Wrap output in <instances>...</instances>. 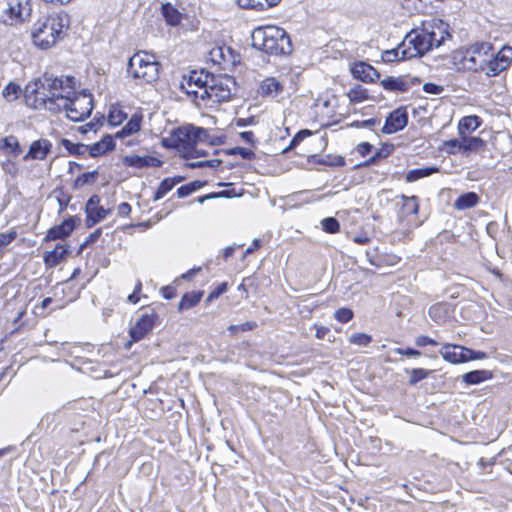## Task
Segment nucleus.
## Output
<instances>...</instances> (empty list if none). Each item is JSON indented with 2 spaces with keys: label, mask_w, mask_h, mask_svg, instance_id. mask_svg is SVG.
<instances>
[{
  "label": "nucleus",
  "mask_w": 512,
  "mask_h": 512,
  "mask_svg": "<svg viewBox=\"0 0 512 512\" xmlns=\"http://www.w3.org/2000/svg\"><path fill=\"white\" fill-rule=\"evenodd\" d=\"M159 67L155 55L139 51L129 59L127 72L134 79L150 84L159 78Z\"/></svg>",
  "instance_id": "nucleus-5"
},
{
  "label": "nucleus",
  "mask_w": 512,
  "mask_h": 512,
  "mask_svg": "<svg viewBox=\"0 0 512 512\" xmlns=\"http://www.w3.org/2000/svg\"><path fill=\"white\" fill-rule=\"evenodd\" d=\"M114 146L115 143L112 136L106 135L101 139V141L93 144L90 147L88 146V151L92 157H96L112 150Z\"/></svg>",
  "instance_id": "nucleus-24"
},
{
  "label": "nucleus",
  "mask_w": 512,
  "mask_h": 512,
  "mask_svg": "<svg viewBox=\"0 0 512 512\" xmlns=\"http://www.w3.org/2000/svg\"><path fill=\"white\" fill-rule=\"evenodd\" d=\"M311 135H312V131H310L308 129H303V130L299 131L291 140L288 149H292V148L296 147L304 138L311 136Z\"/></svg>",
  "instance_id": "nucleus-52"
},
{
  "label": "nucleus",
  "mask_w": 512,
  "mask_h": 512,
  "mask_svg": "<svg viewBox=\"0 0 512 512\" xmlns=\"http://www.w3.org/2000/svg\"><path fill=\"white\" fill-rule=\"evenodd\" d=\"M492 56L488 53L487 64H485V70H483L487 76H496L506 70L505 66L495 56L493 58Z\"/></svg>",
  "instance_id": "nucleus-33"
},
{
  "label": "nucleus",
  "mask_w": 512,
  "mask_h": 512,
  "mask_svg": "<svg viewBox=\"0 0 512 512\" xmlns=\"http://www.w3.org/2000/svg\"><path fill=\"white\" fill-rule=\"evenodd\" d=\"M408 123V114L406 111L396 109L390 113L386 119L385 125L382 129L383 133L392 134L402 130Z\"/></svg>",
  "instance_id": "nucleus-16"
},
{
  "label": "nucleus",
  "mask_w": 512,
  "mask_h": 512,
  "mask_svg": "<svg viewBox=\"0 0 512 512\" xmlns=\"http://www.w3.org/2000/svg\"><path fill=\"white\" fill-rule=\"evenodd\" d=\"M68 25L66 14L49 15L38 20L32 29L33 43L40 49L52 47Z\"/></svg>",
  "instance_id": "nucleus-4"
},
{
  "label": "nucleus",
  "mask_w": 512,
  "mask_h": 512,
  "mask_svg": "<svg viewBox=\"0 0 512 512\" xmlns=\"http://www.w3.org/2000/svg\"><path fill=\"white\" fill-rule=\"evenodd\" d=\"M227 289V284L226 283H222L221 285L218 286L217 289H215L214 291H212L208 298H207V301H211L213 299H216L218 298L221 294H223Z\"/></svg>",
  "instance_id": "nucleus-59"
},
{
  "label": "nucleus",
  "mask_w": 512,
  "mask_h": 512,
  "mask_svg": "<svg viewBox=\"0 0 512 512\" xmlns=\"http://www.w3.org/2000/svg\"><path fill=\"white\" fill-rule=\"evenodd\" d=\"M208 136H209V132L207 129L193 126V138H194L195 146L197 145L198 142L207 141Z\"/></svg>",
  "instance_id": "nucleus-49"
},
{
  "label": "nucleus",
  "mask_w": 512,
  "mask_h": 512,
  "mask_svg": "<svg viewBox=\"0 0 512 512\" xmlns=\"http://www.w3.org/2000/svg\"><path fill=\"white\" fill-rule=\"evenodd\" d=\"M117 211L119 216H128L131 212V206L130 204L123 202L118 206Z\"/></svg>",
  "instance_id": "nucleus-63"
},
{
  "label": "nucleus",
  "mask_w": 512,
  "mask_h": 512,
  "mask_svg": "<svg viewBox=\"0 0 512 512\" xmlns=\"http://www.w3.org/2000/svg\"><path fill=\"white\" fill-rule=\"evenodd\" d=\"M371 340V336L365 333H355L350 337V342L359 346H367Z\"/></svg>",
  "instance_id": "nucleus-47"
},
{
  "label": "nucleus",
  "mask_w": 512,
  "mask_h": 512,
  "mask_svg": "<svg viewBox=\"0 0 512 512\" xmlns=\"http://www.w3.org/2000/svg\"><path fill=\"white\" fill-rule=\"evenodd\" d=\"M31 14L29 0H0V22L6 25H18L25 22Z\"/></svg>",
  "instance_id": "nucleus-7"
},
{
  "label": "nucleus",
  "mask_w": 512,
  "mask_h": 512,
  "mask_svg": "<svg viewBox=\"0 0 512 512\" xmlns=\"http://www.w3.org/2000/svg\"><path fill=\"white\" fill-rule=\"evenodd\" d=\"M490 50L491 46L488 43H475L471 45L464 52L462 58L463 67L473 71L485 70Z\"/></svg>",
  "instance_id": "nucleus-9"
},
{
  "label": "nucleus",
  "mask_w": 512,
  "mask_h": 512,
  "mask_svg": "<svg viewBox=\"0 0 512 512\" xmlns=\"http://www.w3.org/2000/svg\"><path fill=\"white\" fill-rule=\"evenodd\" d=\"M21 93V87L14 83L10 82L2 91V96L8 102H13L18 99Z\"/></svg>",
  "instance_id": "nucleus-36"
},
{
  "label": "nucleus",
  "mask_w": 512,
  "mask_h": 512,
  "mask_svg": "<svg viewBox=\"0 0 512 512\" xmlns=\"http://www.w3.org/2000/svg\"><path fill=\"white\" fill-rule=\"evenodd\" d=\"M415 343L419 347H424L427 345H433V346L438 345L437 341H435L434 339H432L428 336H424V335L418 336L415 340Z\"/></svg>",
  "instance_id": "nucleus-55"
},
{
  "label": "nucleus",
  "mask_w": 512,
  "mask_h": 512,
  "mask_svg": "<svg viewBox=\"0 0 512 512\" xmlns=\"http://www.w3.org/2000/svg\"><path fill=\"white\" fill-rule=\"evenodd\" d=\"M445 32L434 24H424L423 28L410 31L400 44L402 59H411L423 56L444 41Z\"/></svg>",
  "instance_id": "nucleus-2"
},
{
  "label": "nucleus",
  "mask_w": 512,
  "mask_h": 512,
  "mask_svg": "<svg viewBox=\"0 0 512 512\" xmlns=\"http://www.w3.org/2000/svg\"><path fill=\"white\" fill-rule=\"evenodd\" d=\"M447 313L448 306L443 303L432 305L428 310L429 316L436 321L443 320L447 316Z\"/></svg>",
  "instance_id": "nucleus-37"
},
{
  "label": "nucleus",
  "mask_w": 512,
  "mask_h": 512,
  "mask_svg": "<svg viewBox=\"0 0 512 512\" xmlns=\"http://www.w3.org/2000/svg\"><path fill=\"white\" fill-rule=\"evenodd\" d=\"M141 124V119L138 116H133L127 124L117 133L118 137H124L128 135H132L133 133L139 131Z\"/></svg>",
  "instance_id": "nucleus-35"
},
{
  "label": "nucleus",
  "mask_w": 512,
  "mask_h": 512,
  "mask_svg": "<svg viewBox=\"0 0 512 512\" xmlns=\"http://www.w3.org/2000/svg\"><path fill=\"white\" fill-rule=\"evenodd\" d=\"M62 146L69 151L70 154L81 155L88 151V146L80 143H73L68 139L61 140Z\"/></svg>",
  "instance_id": "nucleus-38"
},
{
  "label": "nucleus",
  "mask_w": 512,
  "mask_h": 512,
  "mask_svg": "<svg viewBox=\"0 0 512 512\" xmlns=\"http://www.w3.org/2000/svg\"><path fill=\"white\" fill-rule=\"evenodd\" d=\"M486 147L485 141L480 137H466L462 136L463 153L479 152Z\"/></svg>",
  "instance_id": "nucleus-25"
},
{
  "label": "nucleus",
  "mask_w": 512,
  "mask_h": 512,
  "mask_svg": "<svg viewBox=\"0 0 512 512\" xmlns=\"http://www.w3.org/2000/svg\"><path fill=\"white\" fill-rule=\"evenodd\" d=\"M124 164L129 167H159L161 161L153 156L128 155L124 158Z\"/></svg>",
  "instance_id": "nucleus-21"
},
{
  "label": "nucleus",
  "mask_w": 512,
  "mask_h": 512,
  "mask_svg": "<svg viewBox=\"0 0 512 512\" xmlns=\"http://www.w3.org/2000/svg\"><path fill=\"white\" fill-rule=\"evenodd\" d=\"M66 111V116L72 121L78 122L88 117L93 110V98L91 94L80 93L70 97L67 106L62 107Z\"/></svg>",
  "instance_id": "nucleus-8"
},
{
  "label": "nucleus",
  "mask_w": 512,
  "mask_h": 512,
  "mask_svg": "<svg viewBox=\"0 0 512 512\" xmlns=\"http://www.w3.org/2000/svg\"><path fill=\"white\" fill-rule=\"evenodd\" d=\"M156 315L142 314L136 323L130 328L129 334L133 341L142 340L154 327Z\"/></svg>",
  "instance_id": "nucleus-12"
},
{
  "label": "nucleus",
  "mask_w": 512,
  "mask_h": 512,
  "mask_svg": "<svg viewBox=\"0 0 512 512\" xmlns=\"http://www.w3.org/2000/svg\"><path fill=\"white\" fill-rule=\"evenodd\" d=\"M439 169L437 167H424V168H418L414 170H410L406 175V181L407 182H413L420 178L427 177L432 175L433 173L438 172Z\"/></svg>",
  "instance_id": "nucleus-34"
},
{
  "label": "nucleus",
  "mask_w": 512,
  "mask_h": 512,
  "mask_svg": "<svg viewBox=\"0 0 512 512\" xmlns=\"http://www.w3.org/2000/svg\"><path fill=\"white\" fill-rule=\"evenodd\" d=\"M481 125V119L476 115L463 117L458 124L459 134L465 135L466 132L475 131Z\"/></svg>",
  "instance_id": "nucleus-28"
},
{
  "label": "nucleus",
  "mask_w": 512,
  "mask_h": 512,
  "mask_svg": "<svg viewBox=\"0 0 512 512\" xmlns=\"http://www.w3.org/2000/svg\"><path fill=\"white\" fill-rule=\"evenodd\" d=\"M326 158L327 159H323L321 163L330 166H343L345 164L344 158L341 156L334 157L333 159H331L329 156Z\"/></svg>",
  "instance_id": "nucleus-57"
},
{
  "label": "nucleus",
  "mask_w": 512,
  "mask_h": 512,
  "mask_svg": "<svg viewBox=\"0 0 512 512\" xmlns=\"http://www.w3.org/2000/svg\"><path fill=\"white\" fill-rule=\"evenodd\" d=\"M373 146L367 142H363L361 144L358 145L357 147V151L362 155V156H366L368 155L371 150H372Z\"/></svg>",
  "instance_id": "nucleus-64"
},
{
  "label": "nucleus",
  "mask_w": 512,
  "mask_h": 512,
  "mask_svg": "<svg viewBox=\"0 0 512 512\" xmlns=\"http://www.w3.org/2000/svg\"><path fill=\"white\" fill-rule=\"evenodd\" d=\"M124 119V115L121 111H111L108 117L109 122L112 125L120 124Z\"/></svg>",
  "instance_id": "nucleus-56"
},
{
  "label": "nucleus",
  "mask_w": 512,
  "mask_h": 512,
  "mask_svg": "<svg viewBox=\"0 0 512 512\" xmlns=\"http://www.w3.org/2000/svg\"><path fill=\"white\" fill-rule=\"evenodd\" d=\"M256 327H257L256 322L247 321L240 325H230L228 327V331L230 332L231 335H236L239 332L251 331V330L255 329Z\"/></svg>",
  "instance_id": "nucleus-43"
},
{
  "label": "nucleus",
  "mask_w": 512,
  "mask_h": 512,
  "mask_svg": "<svg viewBox=\"0 0 512 512\" xmlns=\"http://www.w3.org/2000/svg\"><path fill=\"white\" fill-rule=\"evenodd\" d=\"M74 228L75 225L73 219H66L60 225L54 226L51 229H49L45 239L47 241H52L56 239L66 238L73 232Z\"/></svg>",
  "instance_id": "nucleus-20"
},
{
  "label": "nucleus",
  "mask_w": 512,
  "mask_h": 512,
  "mask_svg": "<svg viewBox=\"0 0 512 512\" xmlns=\"http://www.w3.org/2000/svg\"><path fill=\"white\" fill-rule=\"evenodd\" d=\"M401 56H402V49H400V45H399L395 49L385 51L382 55V59L385 62H394V61L403 60L401 58Z\"/></svg>",
  "instance_id": "nucleus-46"
},
{
  "label": "nucleus",
  "mask_w": 512,
  "mask_h": 512,
  "mask_svg": "<svg viewBox=\"0 0 512 512\" xmlns=\"http://www.w3.org/2000/svg\"><path fill=\"white\" fill-rule=\"evenodd\" d=\"M251 38L253 47L271 55L289 54L292 50L288 34L278 26L258 27Z\"/></svg>",
  "instance_id": "nucleus-3"
},
{
  "label": "nucleus",
  "mask_w": 512,
  "mask_h": 512,
  "mask_svg": "<svg viewBox=\"0 0 512 512\" xmlns=\"http://www.w3.org/2000/svg\"><path fill=\"white\" fill-rule=\"evenodd\" d=\"M492 378V372L489 370H474L465 373L462 376L463 382L469 385L479 384L485 380Z\"/></svg>",
  "instance_id": "nucleus-27"
},
{
  "label": "nucleus",
  "mask_w": 512,
  "mask_h": 512,
  "mask_svg": "<svg viewBox=\"0 0 512 512\" xmlns=\"http://www.w3.org/2000/svg\"><path fill=\"white\" fill-rule=\"evenodd\" d=\"M351 72L355 78L363 82H374L380 77L379 72L375 68L364 62L355 63Z\"/></svg>",
  "instance_id": "nucleus-18"
},
{
  "label": "nucleus",
  "mask_w": 512,
  "mask_h": 512,
  "mask_svg": "<svg viewBox=\"0 0 512 512\" xmlns=\"http://www.w3.org/2000/svg\"><path fill=\"white\" fill-rule=\"evenodd\" d=\"M395 352L398 354H401V355H406L408 357H417V356H420V354H421L418 350H415L412 348H407V349L397 348L395 350Z\"/></svg>",
  "instance_id": "nucleus-60"
},
{
  "label": "nucleus",
  "mask_w": 512,
  "mask_h": 512,
  "mask_svg": "<svg viewBox=\"0 0 512 512\" xmlns=\"http://www.w3.org/2000/svg\"><path fill=\"white\" fill-rule=\"evenodd\" d=\"M181 181H183V177L165 178L155 192L154 200L163 198L176 184Z\"/></svg>",
  "instance_id": "nucleus-31"
},
{
  "label": "nucleus",
  "mask_w": 512,
  "mask_h": 512,
  "mask_svg": "<svg viewBox=\"0 0 512 512\" xmlns=\"http://www.w3.org/2000/svg\"><path fill=\"white\" fill-rule=\"evenodd\" d=\"M75 78L72 76L52 77L45 75L43 79L28 84L24 99L27 106L33 109H45L53 113L67 106V101L75 94Z\"/></svg>",
  "instance_id": "nucleus-1"
},
{
  "label": "nucleus",
  "mask_w": 512,
  "mask_h": 512,
  "mask_svg": "<svg viewBox=\"0 0 512 512\" xmlns=\"http://www.w3.org/2000/svg\"><path fill=\"white\" fill-rule=\"evenodd\" d=\"M411 84L400 77H387L381 81L383 88L392 92H406L411 87Z\"/></svg>",
  "instance_id": "nucleus-22"
},
{
  "label": "nucleus",
  "mask_w": 512,
  "mask_h": 512,
  "mask_svg": "<svg viewBox=\"0 0 512 512\" xmlns=\"http://www.w3.org/2000/svg\"><path fill=\"white\" fill-rule=\"evenodd\" d=\"M99 203H100L99 197L94 195L88 200V202L86 204V212H87L86 225L88 227L94 226L96 223H98L99 221L104 219L106 217V215L108 214V210L99 206Z\"/></svg>",
  "instance_id": "nucleus-14"
},
{
  "label": "nucleus",
  "mask_w": 512,
  "mask_h": 512,
  "mask_svg": "<svg viewBox=\"0 0 512 512\" xmlns=\"http://www.w3.org/2000/svg\"><path fill=\"white\" fill-rule=\"evenodd\" d=\"M230 154L239 155L241 158L249 160L255 157V153L252 150L243 147H235L231 149Z\"/></svg>",
  "instance_id": "nucleus-51"
},
{
  "label": "nucleus",
  "mask_w": 512,
  "mask_h": 512,
  "mask_svg": "<svg viewBox=\"0 0 512 512\" xmlns=\"http://www.w3.org/2000/svg\"><path fill=\"white\" fill-rule=\"evenodd\" d=\"M322 228L327 233H336L340 230V224L338 220L334 217H327L321 222Z\"/></svg>",
  "instance_id": "nucleus-42"
},
{
  "label": "nucleus",
  "mask_w": 512,
  "mask_h": 512,
  "mask_svg": "<svg viewBox=\"0 0 512 512\" xmlns=\"http://www.w3.org/2000/svg\"><path fill=\"white\" fill-rule=\"evenodd\" d=\"M235 81L230 76H215L210 74L206 88L200 91L201 105L212 106L229 101Z\"/></svg>",
  "instance_id": "nucleus-6"
},
{
  "label": "nucleus",
  "mask_w": 512,
  "mask_h": 512,
  "mask_svg": "<svg viewBox=\"0 0 512 512\" xmlns=\"http://www.w3.org/2000/svg\"><path fill=\"white\" fill-rule=\"evenodd\" d=\"M465 358L466 362L470 360H478L487 358V354L483 351H474L465 347Z\"/></svg>",
  "instance_id": "nucleus-53"
},
{
  "label": "nucleus",
  "mask_w": 512,
  "mask_h": 512,
  "mask_svg": "<svg viewBox=\"0 0 512 512\" xmlns=\"http://www.w3.org/2000/svg\"><path fill=\"white\" fill-rule=\"evenodd\" d=\"M495 57L502 63L507 69L512 62V47L504 46L497 52Z\"/></svg>",
  "instance_id": "nucleus-41"
},
{
  "label": "nucleus",
  "mask_w": 512,
  "mask_h": 512,
  "mask_svg": "<svg viewBox=\"0 0 512 512\" xmlns=\"http://www.w3.org/2000/svg\"><path fill=\"white\" fill-rule=\"evenodd\" d=\"M423 90L428 94L439 95L444 91V87L434 83H425Z\"/></svg>",
  "instance_id": "nucleus-54"
},
{
  "label": "nucleus",
  "mask_w": 512,
  "mask_h": 512,
  "mask_svg": "<svg viewBox=\"0 0 512 512\" xmlns=\"http://www.w3.org/2000/svg\"><path fill=\"white\" fill-rule=\"evenodd\" d=\"M203 292H189L183 295L181 298L179 304H178V310L183 311L190 309L197 305L201 298H202Z\"/></svg>",
  "instance_id": "nucleus-29"
},
{
  "label": "nucleus",
  "mask_w": 512,
  "mask_h": 512,
  "mask_svg": "<svg viewBox=\"0 0 512 512\" xmlns=\"http://www.w3.org/2000/svg\"><path fill=\"white\" fill-rule=\"evenodd\" d=\"M211 60L221 66L223 69L235 65L237 56L233 53L230 47L219 46L210 51Z\"/></svg>",
  "instance_id": "nucleus-15"
},
{
  "label": "nucleus",
  "mask_w": 512,
  "mask_h": 512,
  "mask_svg": "<svg viewBox=\"0 0 512 512\" xmlns=\"http://www.w3.org/2000/svg\"><path fill=\"white\" fill-rule=\"evenodd\" d=\"M210 73L204 71H193L189 77L184 79L181 84V88L186 92L187 95L193 97V101L197 106H201V95L200 91L206 88Z\"/></svg>",
  "instance_id": "nucleus-10"
},
{
  "label": "nucleus",
  "mask_w": 512,
  "mask_h": 512,
  "mask_svg": "<svg viewBox=\"0 0 512 512\" xmlns=\"http://www.w3.org/2000/svg\"><path fill=\"white\" fill-rule=\"evenodd\" d=\"M377 124V120L376 119H368V120H364V121H355L353 123H351L350 126L352 127H366V128H371L373 126H375Z\"/></svg>",
  "instance_id": "nucleus-58"
},
{
  "label": "nucleus",
  "mask_w": 512,
  "mask_h": 512,
  "mask_svg": "<svg viewBox=\"0 0 512 512\" xmlns=\"http://www.w3.org/2000/svg\"><path fill=\"white\" fill-rule=\"evenodd\" d=\"M284 91V84L276 77L264 78L258 86L257 93L263 98L274 99Z\"/></svg>",
  "instance_id": "nucleus-13"
},
{
  "label": "nucleus",
  "mask_w": 512,
  "mask_h": 512,
  "mask_svg": "<svg viewBox=\"0 0 512 512\" xmlns=\"http://www.w3.org/2000/svg\"><path fill=\"white\" fill-rule=\"evenodd\" d=\"M335 318L341 323H347L353 318V311L349 308H340L336 310Z\"/></svg>",
  "instance_id": "nucleus-48"
},
{
  "label": "nucleus",
  "mask_w": 512,
  "mask_h": 512,
  "mask_svg": "<svg viewBox=\"0 0 512 512\" xmlns=\"http://www.w3.org/2000/svg\"><path fill=\"white\" fill-rule=\"evenodd\" d=\"M407 372L411 375L409 380L410 385H415L417 382L425 379L428 376V371L422 368H415Z\"/></svg>",
  "instance_id": "nucleus-45"
},
{
  "label": "nucleus",
  "mask_w": 512,
  "mask_h": 512,
  "mask_svg": "<svg viewBox=\"0 0 512 512\" xmlns=\"http://www.w3.org/2000/svg\"><path fill=\"white\" fill-rule=\"evenodd\" d=\"M141 288H142V284L140 281H138L135 286L134 292L132 294H130L127 298L130 303L136 304L139 301V297L137 294L141 291Z\"/></svg>",
  "instance_id": "nucleus-62"
},
{
  "label": "nucleus",
  "mask_w": 512,
  "mask_h": 512,
  "mask_svg": "<svg viewBox=\"0 0 512 512\" xmlns=\"http://www.w3.org/2000/svg\"><path fill=\"white\" fill-rule=\"evenodd\" d=\"M68 250L63 245H56L52 251H48L44 254V262L49 267L57 266L61 261L64 260Z\"/></svg>",
  "instance_id": "nucleus-23"
},
{
  "label": "nucleus",
  "mask_w": 512,
  "mask_h": 512,
  "mask_svg": "<svg viewBox=\"0 0 512 512\" xmlns=\"http://www.w3.org/2000/svg\"><path fill=\"white\" fill-rule=\"evenodd\" d=\"M171 144L179 149L188 151L192 149L194 145L193 138V126H183L173 131L171 138Z\"/></svg>",
  "instance_id": "nucleus-11"
},
{
  "label": "nucleus",
  "mask_w": 512,
  "mask_h": 512,
  "mask_svg": "<svg viewBox=\"0 0 512 512\" xmlns=\"http://www.w3.org/2000/svg\"><path fill=\"white\" fill-rule=\"evenodd\" d=\"M52 144L47 139H39L33 141L29 147L28 152L24 156V160L35 159L44 160L51 152Z\"/></svg>",
  "instance_id": "nucleus-17"
},
{
  "label": "nucleus",
  "mask_w": 512,
  "mask_h": 512,
  "mask_svg": "<svg viewBox=\"0 0 512 512\" xmlns=\"http://www.w3.org/2000/svg\"><path fill=\"white\" fill-rule=\"evenodd\" d=\"M401 199L403 201L402 207H401V212L404 216L415 215L418 213L419 203H418V198L416 196L408 197V196L402 195Z\"/></svg>",
  "instance_id": "nucleus-32"
},
{
  "label": "nucleus",
  "mask_w": 512,
  "mask_h": 512,
  "mask_svg": "<svg viewBox=\"0 0 512 512\" xmlns=\"http://www.w3.org/2000/svg\"><path fill=\"white\" fill-rule=\"evenodd\" d=\"M16 236V232L2 233L0 234V246L9 244Z\"/></svg>",
  "instance_id": "nucleus-61"
},
{
  "label": "nucleus",
  "mask_w": 512,
  "mask_h": 512,
  "mask_svg": "<svg viewBox=\"0 0 512 512\" xmlns=\"http://www.w3.org/2000/svg\"><path fill=\"white\" fill-rule=\"evenodd\" d=\"M440 354L446 361L453 364L466 362L464 346L444 344Z\"/></svg>",
  "instance_id": "nucleus-19"
},
{
  "label": "nucleus",
  "mask_w": 512,
  "mask_h": 512,
  "mask_svg": "<svg viewBox=\"0 0 512 512\" xmlns=\"http://www.w3.org/2000/svg\"><path fill=\"white\" fill-rule=\"evenodd\" d=\"M444 147L445 149L447 150L448 153H456L457 151H462L463 152V148H462V140H458V139H452V140H449V141H445L444 142Z\"/></svg>",
  "instance_id": "nucleus-50"
},
{
  "label": "nucleus",
  "mask_w": 512,
  "mask_h": 512,
  "mask_svg": "<svg viewBox=\"0 0 512 512\" xmlns=\"http://www.w3.org/2000/svg\"><path fill=\"white\" fill-rule=\"evenodd\" d=\"M348 97L351 102L360 103L368 98L367 90L361 85H356L350 89L348 92Z\"/></svg>",
  "instance_id": "nucleus-40"
},
{
  "label": "nucleus",
  "mask_w": 512,
  "mask_h": 512,
  "mask_svg": "<svg viewBox=\"0 0 512 512\" xmlns=\"http://www.w3.org/2000/svg\"><path fill=\"white\" fill-rule=\"evenodd\" d=\"M162 14L171 26H177L181 22V13L169 3L162 5Z\"/></svg>",
  "instance_id": "nucleus-30"
},
{
  "label": "nucleus",
  "mask_w": 512,
  "mask_h": 512,
  "mask_svg": "<svg viewBox=\"0 0 512 512\" xmlns=\"http://www.w3.org/2000/svg\"><path fill=\"white\" fill-rule=\"evenodd\" d=\"M97 176H98L97 170L83 173L75 179L74 186H75V188H80L86 184H93L96 181Z\"/></svg>",
  "instance_id": "nucleus-39"
},
{
  "label": "nucleus",
  "mask_w": 512,
  "mask_h": 512,
  "mask_svg": "<svg viewBox=\"0 0 512 512\" xmlns=\"http://www.w3.org/2000/svg\"><path fill=\"white\" fill-rule=\"evenodd\" d=\"M238 5L244 9L264 10L263 0H237Z\"/></svg>",
  "instance_id": "nucleus-44"
},
{
  "label": "nucleus",
  "mask_w": 512,
  "mask_h": 512,
  "mask_svg": "<svg viewBox=\"0 0 512 512\" xmlns=\"http://www.w3.org/2000/svg\"><path fill=\"white\" fill-rule=\"evenodd\" d=\"M479 196L475 192H467L459 196L454 202V208L457 210H465L477 205Z\"/></svg>",
  "instance_id": "nucleus-26"
}]
</instances>
